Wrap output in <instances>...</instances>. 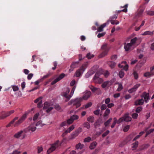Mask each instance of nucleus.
<instances>
[{
    "instance_id": "nucleus-1",
    "label": "nucleus",
    "mask_w": 154,
    "mask_h": 154,
    "mask_svg": "<svg viewBox=\"0 0 154 154\" xmlns=\"http://www.w3.org/2000/svg\"><path fill=\"white\" fill-rule=\"evenodd\" d=\"M76 88V86H75L73 87L70 94H69V93L70 90L69 88H66L63 89V91L61 94V95L66 98V100H65V102L68 101L72 97L73 94Z\"/></svg>"
},
{
    "instance_id": "nucleus-2",
    "label": "nucleus",
    "mask_w": 154,
    "mask_h": 154,
    "mask_svg": "<svg viewBox=\"0 0 154 154\" xmlns=\"http://www.w3.org/2000/svg\"><path fill=\"white\" fill-rule=\"evenodd\" d=\"M137 40V38L135 37L132 39L129 43H125L124 48L126 51H130L133 50L136 47L135 44Z\"/></svg>"
},
{
    "instance_id": "nucleus-3",
    "label": "nucleus",
    "mask_w": 154,
    "mask_h": 154,
    "mask_svg": "<svg viewBox=\"0 0 154 154\" xmlns=\"http://www.w3.org/2000/svg\"><path fill=\"white\" fill-rule=\"evenodd\" d=\"M61 143H59V141L57 140L53 143L50 145V147L47 151V153L49 154L54 151L58 147L60 146Z\"/></svg>"
},
{
    "instance_id": "nucleus-4",
    "label": "nucleus",
    "mask_w": 154,
    "mask_h": 154,
    "mask_svg": "<svg viewBox=\"0 0 154 154\" xmlns=\"http://www.w3.org/2000/svg\"><path fill=\"white\" fill-rule=\"evenodd\" d=\"M82 100V98H79L72 99L69 101L68 103V105H73L76 106L77 108L79 107L81 105L80 102Z\"/></svg>"
},
{
    "instance_id": "nucleus-5",
    "label": "nucleus",
    "mask_w": 154,
    "mask_h": 154,
    "mask_svg": "<svg viewBox=\"0 0 154 154\" xmlns=\"http://www.w3.org/2000/svg\"><path fill=\"white\" fill-rule=\"evenodd\" d=\"M102 74H103V71L102 70L97 71L95 74L93 78L95 83L100 84L103 82V79L99 77V76Z\"/></svg>"
},
{
    "instance_id": "nucleus-6",
    "label": "nucleus",
    "mask_w": 154,
    "mask_h": 154,
    "mask_svg": "<svg viewBox=\"0 0 154 154\" xmlns=\"http://www.w3.org/2000/svg\"><path fill=\"white\" fill-rule=\"evenodd\" d=\"M52 105V103L47 102H45L44 104L43 109L47 113H48L53 109Z\"/></svg>"
},
{
    "instance_id": "nucleus-7",
    "label": "nucleus",
    "mask_w": 154,
    "mask_h": 154,
    "mask_svg": "<svg viewBox=\"0 0 154 154\" xmlns=\"http://www.w3.org/2000/svg\"><path fill=\"white\" fill-rule=\"evenodd\" d=\"M85 66V65L84 64L82 65L80 69H78L76 71L75 74V75L77 77H79L81 76L85 71V68H84V67Z\"/></svg>"
},
{
    "instance_id": "nucleus-8",
    "label": "nucleus",
    "mask_w": 154,
    "mask_h": 154,
    "mask_svg": "<svg viewBox=\"0 0 154 154\" xmlns=\"http://www.w3.org/2000/svg\"><path fill=\"white\" fill-rule=\"evenodd\" d=\"M27 115L26 114H24L17 121L15 122L14 124V126L17 127L20 125L26 119Z\"/></svg>"
},
{
    "instance_id": "nucleus-9",
    "label": "nucleus",
    "mask_w": 154,
    "mask_h": 154,
    "mask_svg": "<svg viewBox=\"0 0 154 154\" xmlns=\"http://www.w3.org/2000/svg\"><path fill=\"white\" fill-rule=\"evenodd\" d=\"M127 63L125 61H122L121 64H119L118 66L121 68H123L125 71H127L128 69V65L126 64Z\"/></svg>"
},
{
    "instance_id": "nucleus-10",
    "label": "nucleus",
    "mask_w": 154,
    "mask_h": 154,
    "mask_svg": "<svg viewBox=\"0 0 154 154\" xmlns=\"http://www.w3.org/2000/svg\"><path fill=\"white\" fill-rule=\"evenodd\" d=\"M113 82L111 80L108 81L103 82L101 85L102 87L104 88H108L111 86Z\"/></svg>"
},
{
    "instance_id": "nucleus-11",
    "label": "nucleus",
    "mask_w": 154,
    "mask_h": 154,
    "mask_svg": "<svg viewBox=\"0 0 154 154\" xmlns=\"http://www.w3.org/2000/svg\"><path fill=\"white\" fill-rule=\"evenodd\" d=\"M113 122L111 126V127L112 128H113L114 127L116 123L119 124L123 121V119L122 118H120L118 120H117L116 118L115 117L113 118Z\"/></svg>"
},
{
    "instance_id": "nucleus-12",
    "label": "nucleus",
    "mask_w": 154,
    "mask_h": 154,
    "mask_svg": "<svg viewBox=\"0 0 154 154\" xmlns=\"http://www.w3.org/2000/svg\"><path fill=\"white\" fill-rule=\"evenodd\" d=\"M91 94L90 91H86L84 93V94L83 96V97L81 98H82V100L83 99L87 100L90 97Z\"/></svg>"
},
{
    "instance_id": "nucleus-13",
    "label": "nucleus",
    "mask_w": 154,
    "mask_h": 154,
    "mask_svg": "<svg viewBox=\"0 0 154 154\" xmlns=\"http://www.w3.org/2000/svg\"><path fill=\"white\" fill-rule=\"evenodd\" d=\"M142 99L144 98L145 102H147L148 100L149 99V93L144 92L141 95Z\"/></svg>"
},
{
    "instance_id": "nucleus-14",
    "label": "nucleus",
    "mask_w": 154,
    "mask_h": 154,
    "mask_svg": "<svg viewBox=\"0 0 154 154\" xmlns=\"http://www.w3.org/2000/svg\"><path fill=\"white\" fill-rule=\"evenodd\" d=\"M140 86V84H137L135 85L134 87L129 89L128 90V92L129 93H132L136 91L137 88Z\"/></svg>"
},
{
    "instance_id": "nucleus-15",
    "label": "nucleus",
    "mask_w": 154,
    "mask_h": 154,
    "mask_svg": "<svg viewBox=\"0 0 154 154\" xmlns=\"http://www.w3.org/2000/svg\"><path fill=\"white\" fill-rule=\"evenodd\" d=\"M121 118H123V121H124L127 122L130 121L131 119V118L128 116V113L125 114L123 117Z\"/></svg>"
},
{
    "instance_id": "nucleus-16",
    "label": "nucleus",
    "mask_w": 154,
    "mask_h": 154,
    "mask_svg": "<svg viewBox=\"0 0 154 154\" xmlns=\"http://www.w3.org/2000/svg\"><path fill=\"white\" fill-rule=\"evenodd\" d=\"M109 21L106 23H104L103 24L101 25L98 29L97 31L99 32H101L103 30V29L109 24Z\"/></svg>"
},
{
    "instance_id": "nucleus-17",
    "label": "nucleus",
    "mask_w": 154,
    "mask_h": 154,
    "mask_svg": "<svg viewBox=\"0 0 154 154\" xmlns=\"http://www.w3.org/2000/svg\"><path fill=\"white\" fill-rule=\"evenodd\" d=\"M144 100L142 98L136 100L134 103L135 105H141L143 104Z\"/></svg>"
},
{
    "instance_id": "nucleus-18",
    "label": "nucleus",
    "mask_w": 154,
    "mask_h": 154,
    "mask_svg": "<svg viewBox=\"0 0 154 154\" xmlns=\"http://www.w3.org/2000/svg\"><path fill=\"white\" fill-rule=\"evenodd\" d=\"M36 129V126H35V124L34 123L31 124L28 127L29 130V131H35Z\"/></svg>"
},
{
    "instance_id": "nucleus-19",
    "label": "nucleus",
    "mask_w": 154,
    "mask_h": 154,
    "mask_svg": "<svg viewBox=\"0 0 154 154\" xmlns=\"http://www.w3.org/2000/svg\"><path fill=\"white\" fill-rule=\"evenodd\" d=\"M109 49L110 48H108L107 49L103 50V51L100 55V57H102L107 55Z\"/></svg>"
},
{
    "instance_id": "nucleus-20",
    "label": "nucleus",
    "mask_w": 154,
    "mask_h": 154,
    "mask_svg": "<svg viewBox=\"0 0 154 154\" xmlns=\"http://www.w3.org/2000/svg\"><path fill=\"white\" fill-rule=\"evenodd\" d=\"M23 131H20L14 134V137L16 138H18L21 137L22 134L23 132Z\"/></svg>"
},
{
    "instance_id": "nucleus-21",
    "label": "nucleus",
    "mask_w": 154,
    "mask_h": 154,
    "mask_svg": "<svg viewBox=\"0 0 154 154\" xmlns=\"http://www.w3.org/2000/svg\"><path fill=\"white\" fill-rule=\"evenodd\" d=\"M18 119V117H15L13 120H12L7 125L6 127H8L10 126H12V125H13L14 123V122L15 121L17 120Z\"/></svg>"
},
{
    "instance_id": "nucleus-22",
    "label": "nucleus",
    "mask_w": 154,
    "mask_h": 154,
    "mask_svg": "<svg viewBox=\"0 0 154 154\" xmlns=\"http://www.w3.org/2000/svg\"><path fill=\"white\" fill-rule=\"evenodd\" d=\"M110 110L109 109H106L103 114L104 117L107 118L108 116L110 113Z\"/></svg>"
},
{
    "instance_id": "nucleus-23",
    "label": "nucleus",
    "mask_w": 154,
    "mask_h": 154,
    "mask_svg": "<svg viewBox=\"0 0 154 154\" xmlns=\"http://www.w3.org/2000/svg\"><path fill=\"white\" fill-rule=\"evenodd\" d=\"M97 145V143L96 142H94L91 144L89 148L91 149H93L96 147Z\"/></svg>"
},
{
    "instance_id": "nucleus-24",
    "label": "nucleus",
    "mask_w": 154,
    "mask_h": 154,
    "mask_svg": "<svg viewBox=\"0 0 154 154\" xmlns=\"http://www.w3.org/2000/svg\"><path fill=\"white\" fill-rule=\"evenodd\" d=\"M83 147L84 145L81 144L80 143H78L75 146V148L77 149H81L83 148Z\"/></svg>"
},
{
    "instance_id": "nucleus-25",
    "label": "nucleus",
    "mask_w": 154,
    "mask_h": 154,
    "mask_svg": "<svg viewBox=\"0 0 154 154\" xmlns=\"http://www.w3.org/2000/svg\"><path fill=\"white\" fill-rule=\"evenodd\" d=\"M138 141H136L134 143L132 144V148L133 150H135L137 147L138 146Z\"/></svg>"
},
{
    "instance_id": "nucleus-26",
    "label": "nucleus",
    "mask_w": 154,
    "mask_h": 154,
    "mask_svg": "<svg viewBox=\"0 0 154 154\" xmlns=\"http://www.w3.org/2000/svg\"><path fill=\"white\" fill-rule=\"evenodd\" d=\"M128 7V5H125L124 7H122V8H124L120 11H119L118 12L119 13V12L121 11H123L125 12H127V8Z\"/></svg>"
},
{
    "instance_id": "nucleus-27",
    "label": "nucleus",
    "mask_w": 154,
    "mask_h": 154,
    "mask_svg": "<svg viewBox=\"0 0 154 154\" xmlns=\"http://www.w3.org/2000/svg\"><path fill=\"white\" fill-rule=\"evenodd\" d=\"M35 125L38 128L40 127H42L44 125L42 123V121H38L36 124H35Z\"/></svg>"
},
{
    "instance_id": "nucleus-28",
    "label": "nucleus",
    "mask_w": 154,
    "mask_h": 154,
    "mask_svg": "<svg viewBox=\"0 0 154 154\" xmlns=\"http://www.w3.org/2000/svg\"><path fill=\"white\" fill-rule=\"evenodd\" d=\"M75 128V126L74 125H72L66 131V133H69L72 131Z\"/></svg>"
},
{
    "instance_id": "nucleus-29",
    "label": "nucleus",
    "mask_w": 154,
    "mask_h": 154,
    "mask_svg": "<svg viewBox=\"0 0 154 154\" xmlns=\"http://www.w3.org/2000/svg\"><path fill=\"white\" fill-rule=\"evenodd\" d=\"M79 63V62H75L72 63L70 66V68H75L77 67V65Z\"/></svg>"
},
{
    "instance_id": "nucleus-30",
    "label": "nucleus",
    "mask_w": 154,
    "mask_h": 154,
    "mask_svg": "<svg viewBox=\"0 0 154 154\" xmlns=\"http://www.w3.org/2000/svg\"><path fill=\"white\" fill-rule=\"evenodd\" d=\"M14 110H11L10 111L7 112V113H5L4 114V116H5V117H8L11 114H12L14 112Z\"/></svg>"
},
{
    "instance_id": "nucleus-31",
    "label": "nucleus",
    "mask_w": 154,
    "mask_h": 154,
    "mask_svg": "<svg viewBox=\"0 0 154 154\" xmlns=\"http://www.w3.org/2000/svg\"><path fill=\"white\" fill-rule=\"evenodd\" d=\"M144 133V131L141 132L135 138H134L132 140L133 141H134L136 140L139 138Z\"/></svg>"
},
{
    "instance_id": "nucleus-32",
    "label": "nucleus",
    "mask_w": 154,
    "mask_h": 154,
    "mask_svg": "<svg viewBox=\"0 0 154 154\" xmlns=\"http://www.w3.org/2000/svg\"><path fill=\"white\" fill-rule=\"evenodd\" d=\"M39 113H37L35 114L33 117V120L35 121L37 120L39 118Z\"/></svg>"
},
{
    "instance_id": "nucleus-33",
    "label": "nucleus",
    "mask_w": 154,
    "mask_h": 154,
    "mask_svg": "<svg viewBox=\"0 0 154 154\" xmlns=\"http://www.w3.org/2000/svg\"><path fill=\"white\" fill-rule=\"evenodd\" d=\"M87 120L90 122L92 123L94 122V119L93 116H90L87 118Z\"/></svg>"
},
{
    "instance_id": "nucleus-34",
    "label": "nucleus",
    "mask_w": 154,
    "mask_h": 154,
    "mask_svg": "<svg viewBox=\"0 0 154 154\" xmlns=\"http://www.w3.org/2000/svg\"><path fill=\"white\" fill-rule=\"evenodd\" d=\"M149 146V145L148 144H145L142 145L140 148L141 150L144 149H147Z\"/></svg>"
},
{
    "instance_id": "nucleus-35",
    "label": "nucleus",
    "mask_w": 154,
    "mask_h": 154,
    "mask_svg": "<svg viewBox=\"0 0 154 154\" xmlns=\"http://www.w3.org/2000/svg\"><path fill=\"white\" fill-rule=\"evenodd\" d=\"M11 87L14 91H17L19 89L18 87L16 85H12L11 86Z\"/></svg>"
},
{
    "instance_id": "nucleus-36",
    "label": "nucleus",
    "mask_w": 154,
    "mask_h": 154,
    "mask_svg": "<svg viewBox=\"0 0 154 154\" xmlns=\"http://www.w3.org/2000/svg\"><path fill=\"white\" fill-rule=\"evenodd\" d=\"M108 64L111 68H113L116 65V63H115L110 61L108 62Z\"/></svg>"
},
{
    "instance_id": "nucleus-37",
    "label": "nucleus",
    "mask_w": 154,
    "mask_h": 154,
    "mask_svg": "<svg viewBox=\"0 0 154 154\" xmlns=\"http://www.w3.org/2000/svg\"><path fill=\"white\" fill-rule=\"evenodd\" d=\"M102 123V119H98L95 123L94 125L95 126L100 125Z\"/></svg>"
},
{
    "instance_id": "nucleus-38",
    "label": "nucleus",
    "mask_w": 154,
    "mask_h": 154,
    "mask_svg": "<svg viewBox=\"0 0 154 154\" xmlns=\"http://www.w3.org/2000/svg\"><path fill=\"white\" fill-rule=\"evenodd\" d=\"M153 34V33L149 31H146L144 32L142 34V35H152Z\"/></svg>"
},
{
    "instance_id": "nucleus-39",
    "label": "nucleus",
    "mask_w": 154,
    "mask_h": 154,
    "mask_svg": "<svg viewBox=\"0 0 154 154\" xmlns=\"http://www.w3.org/2000/svg\"><path fill=\"white\" fill-rule=\"evenodd\" d=\"M112 119V118H110L108 120H107L106 122H105L104 123V125L105 126H107L110 123V122L111 121Z\"/></svg>"
},
{
    "instance_id": "nucleus-40",
    "label": "nucleus",
    "mask_w": 154,
    "mask_h": 154,
    "mask_svg": "<svg viewBox=\"0 0 154 154\" xmlns=\"http://www.w3.org/2000/svg\"><path fill=\"white\" fill-rule=\"evenodd\" d=\"M65 76V74L64 73H62L60 74L58 77L57 78L58 79L59 81L61 80Z\"/></svg>"
},
{
    "instance_id": "nucleus-41",
    "label": "nucleus",
    "mask_w": 154,
    "mask_h": 154,
    "mask_svg": "<svg viewBox=\"0 0 154 154\" xmlns=\"http://www.w3.org/2000/svg\"><path fill=\"white\" fill-rule=\"evenodd\" d=\"M79 117L77 115H73L70 118L73 121H74L75 120H77L78 119Z\"/></svg>"
},
{
    "instance_id": "nucleus-42",
    "label": "nucleus",
    "mask_w": 154,
    "mask_h": 154,
    "mask_svg": "<svg viewBox=\"0 0 154 154\" xmlns=\"http://www.w3.org/2000/svg\"><path fill=\"white\" fill-rule=\"evenodd\" d=\"M83 125L86 128L88 129H89L90 128V126L89 123L88 122H85L83 124Z\"/></svg>"
},
{
    "instance_id": "nucleus-43",
    "label": "nucleus",
    "mask_w": 154,
    "mask_h": 154,
    "mask_svg": "<svg viewBox=\"0 0 154 154\" xmlns=\"http://www.w3.org/2000/svg\"><path fill=\"white\" fill-rule=\"evenodd\" d=\"M108 48H110L107 46V44L106 43L103 44L101 47V49L103 50L107 49Z\"/></svg>"
},
{
    "instance_id": "nucleus-44",
    "label": "nucleus",
    "mask_w": 154,
    "mask_h": 154,
    "mask_svg": "<svg viewBox=\"0 0 154 154\" xmlns=\"http://www.w3.org/2000/svg\"><path fill=\"white\" fill-rule=\"evenodd\" d=\"M110 22L112 24L116 25L118 24L119 23V22L117 20H110Z\"/></svg>"
},
{
    "instance_id": "nucleus-45",
    "label": "nucleus",
    "mask_w": 154,
    "mask_h": 154,
    "mask_svg": "<svg viewBox=\"0 0 154 154\" xmlns=\"http://www.w3.org/2000/svg\"><path fill=\"white\" fill-rule=\"evenodd\" d=\"M119 75L120 78H122L125 75V73L123 71L121 70L119 72Z\"/></svg>"
},
{
    "instance_id": "nucleus-46",
    "label": "nucleus",
    "mask_w": 154,
    "mask_h": 154,
    "mask_svg": "<svg viewBox=\"0 0 154 154\" xmlns=\"http://www.w3.org/2000/svg\"><path fill=\"white\" fill-rule=\"evenodd\" d=\"M92 103L91 102H89L87 104H86L85 105L83 106V107H85V108L87 109L90 106H91L92 105Z\"/></svg>"
},
{
    "instance_id": "nucleus-47",
    "label": "nucleus",
    "mask_w": 154,
    "mask_h": 154,
    "mask_svg": "<svg viewBox=\"0 0 154 154\" xmlns=\"http://www.w3.org/2000/svg\"><path fill=\"white\" fill-rule=\"evenodd\" d=\"M91 140V138L90 137H88L85 138L84 140V142H89Z\"/></svg>"
},
{
    "instance_id": "nucleus-48",
    "label": "nucleus",
    "mask_w": 154,
    "mask_h": 154,
    "mask_svg": "<svg viewBox=\"0 0 154 154\" xmlns=\"http://www.w3.org/2000/svg\"><path fill=\"white\" fill-rule=\"evenodd\" d=\"M15 95L17 98L20 97L22 95V93L20 91H19L17 93H15Z\"/></svg>"
},
{
    "instance_id": "nucleus-49",
    "label": "nucleus",
    "mask_w": 154,
    "mask_h": 154,
    "mask_svg": "<svg viewBox=\"0 0 154 154\" xmlns=\"http://www.w3.org/2000/svg\"><path fill=\"white\" fill-rule=\"evenodd\" d=\"M123 88V87L122 84L121 83L118 84V87L117 88V90L118 91H121Z\"/></svg>"
},
{
    "instance_id": "nucleus-50",
    "label": "nucleus",
    "mask_w": 154,
    "mask_h": 154,
    "mask_svg": "<svg viewBox=\"0 0 154 154\" xmlns=\"http://www.w3.org/2000/svg\"><path fill=\"white\" fill-rule=\"evenodd\" d=\"M54 108L57 110H60L61 109V107L58 104H56L55 105Z\"/></svg>"
},
{
    "instance_id": "nucleus-51",
    "label": "nucleus",
    "mask_w": 154,
    "mask_h": 154,
    "mask_svg": "<svg viewBox=\"0 0 154 154\" xmlns=\"http://www.w3.org/2000/svg\"><path fill=\"white\" fill-rule=\"evenodd\" d=\"M89 87L91 89V91L93 92H94L95 91H96L97 89V88L94 87V86H93L90 85L89 86Z\"/></svg>"
},
{
    "instance_id": "nucleus-52",
    "label": "nucleus",
    "mask_w": 154,
    "mask_h": 154,
    "mask_svg": "<svg viewBox=\"0 0 154 154\" xmlns=\"http://www.w3.org/2000/svg\"><path fill=\"white\" fill-rule=\"evenodd\" d=\"M87 57L89 59H90L94 57L93 54H91L90 53H88L87 55Z\"/></svg>"
},
{
    "instance_id": "nucleus-53",
    "label": "nucleus",
    "mask_w": 154,
    "mask_h": 154,
    "mask_svg": "<svg viewBox=\"0 0 154 154\" xmlns=\"http://www.w3.org/2000/svg\"><path fill=\"white\" fill-rule=\"evenodd\" d=\"M146 14L150 15H154V11H146Z\"/></svg>"
},
{
    "instance_id": "nucleus-54",
    "label": "nucleus",
    "mask_w": 154,
    "mask_h": 154,
    "mask_svg": "<svg viewBox=\"0 0 154 154\" xmlns=\"http://www.w3.org/2000/svg\"><path fill=\"white\" fill-rule=\"evenodd\" d=\"M142 110V108L140 106L138 107H137L136 110V112L137 113H139Z\"/></svg>"
},
{
    "instance_id": "nucleus-55",
    "label": "nucleus",
    "mask_w": 154,
    "mask_h": 154,
    "mask_svg": "<svg viewBox=\"0 0 154 154\" xmlns=\"http://www.w3.org/2000/svg\"><path fill=\"white\" fill-rule=\"evenodd\" d=\"M107 106L106 105L103 104L100 107V109L101 110H103L106 109Z\"/></svg>"
},
{
    "instance_id": "nucleus-56",
    "label": "nucleus",
    "mask_w": 154,
    "mask_h": 154,
    "mask_svg": "<svg viewBox=\"0 0 154 154\" xmlns=\"http://www.w3.org/2000/svg\"><path fill=\"white\" fill-rule=\"evenodd\" d=\"M130 128V126L129 125H127L123 129V131L125 132L127 131Z\"/></svg>"
},
{
    "instance_id": "nucleus-57",
    "label": "nucleus",
    "mask_w": 154,
    "mask_h": 154,
    "mask_svg": "<svg viewBox=\"0 0 154 154\" xmlns=\"http://www.w3.org/2000/svg\"><path fill=\"white\" fill-rule=\"evenodd\" d=\"M37 106L38 108H41L42 106V100H41L39 101V103L37 104Z\"/></svg>"
},
{
    "instance_id": "nucleus-58",
    "label": "nucleus",
    "mask_w": 154,
    "mask_h": 154,
    "mask_svg": "<svg viewBox=\"0 0 154 154\" xmlns=\"http://www.w3.org/2000/svg\"><path fill=\"white\" fill-rule=\"evenodd\" d=\"M132 117L133 119H136L138 116V114L137 113H134L132 115Z\"/></svg>"
},
{
    "instance_id": "nucleus-59",
    "label": "nucleus",
    "mask_w": 154,
    "mask_h": 154,
    "mask_svg": "<svg viewBox=\"0 0 154 154\" xmlns=\"http://www.w3.org/2000/svg\"><path fill=\"white\" fill-rule=\"evenodd\" d=\"M76 83V81L74 80H72L70 83V85L71 86H74Z\"/></svg>"
},
{
    "instance_id": "nucleus-60",
    "label": "nucleus",
    "mask_w": 154,
    "mask_h": 154,
    "mask_svg": "<svg viewBox=\"0 0 154 154\" xmlns=\"http://www.w3.org/2000/svg\"><path fill=\"white\" fill-rule=\"evenodd\" d=\"M106 34L105 32H103L102 33H99L97 35V37L99 38L103 36Z\"/></svg>"
},
{
    "instance_id": "nucleus-61",
    "label": "nucleus",
    "mask_w": 154,
    "mask_h": 154,
    "mask_svg": "<svg viewBox=\"0 0 154 154\" xmlns=\"http://www.w3.org/2000/svg\"><path fill=\"white\" fill-rule=\"evenodd\" d=\"M38 152V153H40L43 150L42 147L41 146H39L37 148Z\"/></svg>"
},
{
    "instance_id": "nucleus-62",
    "label": "nucleus",
    "mask_w": 154,
    "mask_h": 154,
    "mask_svg": "<svg viewBox=\"0 0 154 154\" xmlns=\"http://www.w3.org/2000/svg\"><path fill=\"white\" fill-rule=\"evenodd\" d=\"M73 121L71 118L68 119L67 121V123L69 124L70 125L73 123Z\"/></svg>"
},
{
    "instance_id": "nucleus-63",
    "label": "nucleus",
    "mask_w": 154,
    "mask_h": 154,
    "mask_svg": "<svg viewBox=\"0 0 154 154\" xmlns=\"http://www.w3.org/2000/svg\"><path fill=\"white\" fill-rule=\"evenodd\" d=\"M100 110L99 109H97L94 111V113L95 115H98L100 113Z\"/></svg>"
},
{
    "instance_id": "nucleus-64",
    "label": "nucleus",
    "mask_w": 154,
    "mask_h": 154,
    "mask_svg": "<svg viewBox=\"0 0 154 154\" xmlns=\"http://www.w3.org/2000/svg\"><path fill=\"white\" fill-rule=\"evenodd\" d=\"M20 151L15 150L12 153V154H20Z\"/></svg>"
}]
</instances>
